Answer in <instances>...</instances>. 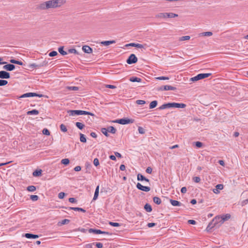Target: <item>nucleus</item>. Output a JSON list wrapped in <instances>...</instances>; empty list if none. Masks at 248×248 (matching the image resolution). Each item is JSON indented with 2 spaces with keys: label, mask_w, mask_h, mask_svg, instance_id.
Here are the masks:
<instances>
[{
  "label": "nucleus",
  "mask_w": 248,
  "mask_h": 248,
  "mask_svg": "<svg viewBox=\"0 0 248 248\" xmlns=\"http://www.w3.org/2000/svg\"><path fill=\"white\" fill-rule=\"evenodd\" d=\"M46 63H47L46 62H43L42 63H39L38 64H37L34 63L31 64L29 65V67L30 68H40L41 67L46 66Z\"/></svg>",
  "instance_id": "obj_10"
},
{
  "label": "nucleus",
  "mask_w": 248,
  "mask_h": 248,
  "mask_svg": "<svg viewBox=\"0 0 248 248\" xmlns=\"http://www.w3.org/2000/svg\"><path fill=\"white\" fill-rule=\"evenodd\" d=\"M10 78V75L9 73L6 72L5 71H0V78L1 79H8Z\"/></svg>",
  "instance_id": "obj_9"
},
{
  "label": "nucleus",
  "mask_w": 248,
  "mask_h": 248,
  "mask_svg": "<svg viewBox=\"0 0 248 248\" xmlns=\"http://www.w3.org/2000/svg\"><path fill=\"white\" fill-rule=\"evenodd\" d=\"M8 81L5 80L0 79V86H5L7 84Z\"/></svg>",
  "instance_id": "obj_42"
},
{
  "label": "nucleus",
  "mask_w": 248,
  "mask_h": 248,
  "mask_svg": "<svg viewBox=\"0 0 248 248\" xmlns=\"http://www.w3.org/2000/svg\"><path fill=\"white\" fill-rule=\"evenodd\" d=\"M69 222H70V220L69 219H64L62 220L60 223H61V225H64V224H68Z\"/></svg>",
  "instance_id": "obj_44"
},
{
  "label": "nucleus",
  "mask_w": 248,
  "mask_h": 248,
  "mask_svg": "<svg viewBox=\"0 0 248 248\" xmlns=\"http://www.w3.org/2000/svg\"><path fill=\"white\" fill-rule=\"evenodd\" d=\"M137 180L138 181H143L145 180V177L141 174L139 173L137 175Z\"/></svg>",
  "instance_id": "obj_35"
},
{
  "label": "nucleus",
  "mask_w": 248,
  "mask_h": 248,
  "mask_svg": "<svg viewBox=\"0 0 248 248\" xmlns=\"http://www.w3.org/2000/svg\"><path fill=\"white\" fill-rule=\"evenodd\" d=\"M109 224L113 227H118L120 226V224L117 222H109Z\"/></svg>",
  "instance_id": "obj_46"
},
{
  "label": "nucleus",
  "mask_w": 248,
  "mask_h": 248,
  "mask_svg": "<svg viewBox=\"0 0 248 248\" xmlns=\"http://www.w3.org/2000/svg\"><path fill=\"white\" fill-rule=\"evenodd\" d=\"M82 49L85 53L88 54L92 53L93 52L92 48L88 46H83Z\"/></svg>",
  "instance_id": "obj_13"
},
{
  "label": "nucleus",
  "mask_w": 248,
  "mask_h": 248,
  "mask_svg": "<svg viewBox=\"0 0 248 248\" xmlns=\"http://www.w3.org/2000/svg\"><path fill=\"white\" fill-rule=\"evenodd\" d=\"M69 209L70 210H73L76 211H81L83 213H85L86 212V210L80 207H69Z\"/></svg>",
  "instance_id": "obj_26"
},
{
  "label": "nucleus",
  "mask_w": 248,
  "mask_h": 248,
  "mask_svg": "<svg viewBox=\"0 0 248 248\" xmlns=\"http://www.w3.org/2000/svg\"><path fill=\"white\" fill-rule=\"evenodd\" d=\"M80 140L82 142H86V139L84 136V134L80 133Z\"/></svg>",
  "instance_id": "obj_33"
},
{
  "label": "nucleus",
  "mask_w": 248,
  "mask_h": 248,
  "mask_svg": "<svg viewBox=\"0 0 248 248\" xmlns=\"http://www.w3.org/2000/svg\"><path fill=\"white\" fill-rule=\"evenodd\" d=\"M186 107V105L185 104L172 102V108H185Z\"/></svg>",
  "instance_id": "obj_15"
},
{
  "label": "nucleus",
  "mask_w": 248,
  "mask_h": 248,
  "mask_svg": "<svg viewBox=\"0 0 248 248\" xmlns=\"http://www.w3.org/2000/svg\"><path fill=\"white\" fill-rule=\"evenodd\" d=\"M76 125L79 129H82L84 127V125L80 122L76 123Z\"/></svg>",
  "instance_id": "obj_37"
},
{
  "label": "nucleus",
  "mask_w": 248,
  "mask_h": 248,
  "mask_svg": "<svg viewBox=\"0 0 248 248\" xmlns=\"http://www.w3.org/2000/svg\"><path fill=\"white\" fill-rule=\"evenodd\" d=\"M30 198L33 201H36L38 200L39 198L37 195H31Z\"/></svg>",
  "instance_id": "obj_45"
},
{
  "label": "nucleus",
  "mask_w": 248,
  "mask_h": 248,
  "mask_svg": "<svg viewBox=\"0 0 248 248\" xmlns=\"http://www.w3.org/2000/svg\"><path fill=\"white\" fill-rule=\"evenodd\" d=\"M67 88L70 91H77L78 90V87L77 86H68Z\"/></svg>",
  "instance_id": "obj_41"
},
{
  "label": "nucleus",
  "mask_w": 248,
  "mask_h": 248,
  "mask_svg": "<svg viewBox=\"0 0 248 248\" xmlns=\"http://www.w3.org/2000/svg\"><path fill=\"white\" fill-rule=\"evenodd\" d=\"M81 167L79 166H77L75 167L74 169V170L76 171H79L81 170Z\"/></svg>",
  "instance_id": "obj_62"
},
{
  "label": "nucleus",
  "mask_w": 248,
  "mask_h": 248,
  "mask_svg": "<svg viewBox=\"0 0 248 248\" xmlns=\"http://www.w3.org/2000/svg\"><path fill=\"white\" fill-rule=\"evenodd\" d=\"M138 59L134 54H131L126 60V62L129 64H134L137 62Z\"/></svg>",
  "instance_id": "obj_6"
},
{
  "label": "nucleus",
  "mask_w": 248,
  "mask_h": 248,
  "mask_svg": "<svg viewBox=\"0 0 248 248\" xmlns=\"http://www.w3.org/2000/svg\"><path fill=\"white\" fill-rule=\"evenodd\" d=\"M62 4V0H50L40 4L39 8L41 10L55 8L60 7Z\"/></svg>",
  "instance_id": "obj_1"
},
{
  "label": "nucleus",
  "mask_w": 248,
  "mask_h": 248,
  "mask_svg": "<svg viewBox=\"0 0 248 248\" xmlns=\"http://www.w3.org/2000/svg\"><path fill=\"white\" fill-rule=\"evenodd\" d=\"M116 43L115 40L111 41H105L101 42V44L104 46H108L110 44H114Z\"/></svg>",
  "instance_id": "obj_23"
},
{
  "label": "nucleus",
  "mask_w": 248,
  "mask_h": 248,
  "mask_svg": "<svg viewBox=\"0 0 248 248\" xmlns=\"http://www.w3.org/2000/svg\"><path fill=\"white\" fill-rule=\"evenodd\" d=\"M136 186L138 189L143 191L148 192L151 189L150 187L147 186H143L140 183H137Z\"/></svg>",
  "instance_id": "obj_8"
},
{
  "label": "nucleus",
  "mask_w": 248,
  "mask_h": 248,
  "mask_svg": "<svg viewBox=\"0 0 248 248\" xmlns=\"http://www.w3.org/2000/svg\"><path fill=\"white\" fill-rule=\"evenodd\" d=\"M129 80L132 82H140L141 81V79L140 78H139L138 77H132L130 78Z\"/></svg>",
  "instance_id": "obj_21"
},
{
  "label": "nucleus",
  "mask_w": 248,
  "mask_h": 248,
  "mask_svg": "<svg viewBox=\"0 0 248 248\" xmlns=\"http://www.w3.org/2000/svg\"><path fill=\"white\" fill-rule=\"evenodd\" d=\"M153 201L155 203L158 205L160 204L161 203V199L158 197H154L153 198Z\"/></svg>",
  "instance_id": "obj_28"
},
{
  "label": "nucleus",
  "mask_w": 248,
  "mask_h": 248,
  "mask_svg": "<svg viewBox=\"0 0 248 248\" xmlns=\"http://www.w3.org/2000/svg\"><path fill=\"white\" fill-rule=\"evenodd\" d=\"M231 217V215L229 214H226L225 215L222 216L221 218V223H223L224 221L228 220Z\"/></svg>",
  "instance_id": "obj_20"
},
{
  "label": "nucleus",
  "mask_w": 248,
  "mask_h": 248,
  "mask_svg": "<svg viewBox=\"0 0 248 248\" xmlns=\"http://www.w3.org/2000/svg\"><path fill=\"white\" fill-rule=\"evenodd\" d=\"M170 202L173 206H180L182 204L180 202L172 199H170Z\"/></svg>",
  "instance_id": "obj_17"
},
{
  "label": "nucleus",
  "mask_w": 248,
  "mask_h": 248,
  "mask_svg": "<svg viewBox=\"0 0 248 248\" xmlns=\"http://www.w3.org/2000/svg\"><path fill=\"white\" fill-rule=\"evenodd\" d=\"M211 75V73L199 74L198 75L196 76L195 77L191 78L190 79V80L192 81H198L199 80L207 78V77H209Z\"/></svg>",
  "instance_id": "obj_4"
},
{
  "label": "nucleus",
  "mask_w": 248,
  "mask_h": 248,
  "mask_svg": "<svg viewBox=\"0 0 248 248\" xmlns=\"http://www.w3.org/2000/svg\"><path fill=\"white\" fill-rule=\"evenodd\" d=\"M61 163L67 165L69 163V160L68 158L62 159L61 160Z\"/></svg>",
  "instance_id": "obj_40"
},
{
  "label": "nucleus",
  "mask_w": 248,
  "mask_h": 248,
  "mask_svg": "<svg viewBox=\"0 0 248 248\" xmlns=\"http://www.w3.org/2000/svg\"><path fill=\"white\" fill-rule=\"evenodd\" d=\"M155 78L158 80H168L169 79V78L167 77H158Z\"/></svg>",
  "instance_id": "obj_50"
},
{
  "label": "nucleus",
  "mask_w": 248,
  "mask_h": 248,
  "mask_svg": "<svg viewBox=\"0 0 248 248\" xmlns=\"http://www.w3.org/2000/svg\"><path fill=\"white\" fill-rule=\"evenodd\" d=\"M42 170H36L32 173V175L34 177L40 176L42 174Z\"/></svg>",
  "instance_id": "obj_19"
},
{
  "label": "nucleus",
  "mask_w": 248,
  "mask_h": 248,
  "mask_svg": "<svg viewBox=\"0 0 248 248\" xmlns=\"http://www.w3.org/2000/svg\"><path fill=\"white\" fill-rule=\"evenodd\" d=\"M93 164L94 165V166H97L99 165V160L96 158L94 159L93 160Z\"/></svg>",
  "instance_id": "obj_58"
},
{
  "label": "nucleus",
  "mask_w": 248,
  "mask_h": 248,
  "mask_svg": "<svg viewBox=\"0 0 248 248\" xmlns=\"http://www.w3.org/2000/svg\"><path fill=\"white\" fill-rule=\"evenodd\" d=\"M94 243L86 244L84 248H93V245H94Z\"/></svg>",
  "instance_id": "obj_53"
},
{
  "label": "nucleus",
  "mask_w": 248,
  "mask_h": 248,
  "mask_svg": "<svg viewBox=\"0 0 248 248\" xmlns=\"http://www.w3.org/2000/svg\"><path fill=\"white\" fill-rule=\"evenodd\" d=\"M68 52H69V53H70L78 54V51L75 48L69 49L68 50Z\"/></svg>",
  "instance_id": "obj_49"
},
{
  "label": "nucleus",
  "mask_w": 248,
  "mask_h": 248,
  "mask_svg": "<svg viewBox=\"0 0 248 248\" xmlns=\"http://www.w3.org/2000/svg\"><path fill=\"white\" fill-rule=\"evenodd\" d=\"M28 115H37L39 114V111L36 109H33L30 111H28L27 112Z\"/></svg>",
  "instance_id": "obj_27"
},
{
  "label": "nucleus",
  "mask_w": 248,
  "mask_h": 248,
  "mask_svg": "<svg viewBox=\"0 0 248 248\" xmlns=\"http://www.w3.org/2000/svg\"><path fill=\"white\" fill-rule=\"evenodd\" d=\"M107 129H108V132L112 134H115L116 132V129L113 126H109Z\"/></svg>",
  "instance_id": "obj_29"
},
{
  "label": "nucleus",
  "mask_w": 248,
  "mask_h": 248,
  "mask_svg": "<svg viewBox=\"0 0 248 248\" xmlns=\"http://www.w3.org/2000/svg\"><path fill=\"white\" fill-rule=\"evenodd\" d=\"M157 105V102L156 100L152 101L149 105V108L150 109L154 108L156 107Z\"/></svg>",
  "instance_id": "obj_25"
},
{
  "label": "nucleus",
  "mask_w": 248,
  "mask_h": 248,
  "mask_svg": "<svg viewBox=\"0 0 248 248\" xmlns=\"http://www.w3.org/2000/svg\"><path fill=\"white\" fill-rule=\"evenodd\" d=\"M106 87L108 88H109V89H115L116 87L114 85H106Z\"/></svg>",
  "instance_id": "obj_63"
},
{
  "label": "nucleus",
  "mask_w": 248,
  "mask_h": 248,
  "mask_svg": "<svg viewBox=\"0 0 248 248\" xmlns=\"http://www.w3.org/2000/svg\"><path fill=\"white\" fill-rule=\"evenodd\" d=\"M24 236L29 239L33 238V239H36L38 238L39 237V236L37 234H33L31 233H26L24 234Z\"/></svg>",
  "instance_id": "obj_16"
},
{
  "label": "nucleus",
  "mask_w": 248,
  "mask_h": 248,
  "mask_svg": "<svg viewBox=\"0 0 248 248\" xmlns=\"http://www.w3.org/2000/svg\"><path fill=\"white\" fill-rule=\"evenodd\" d=\"M60 129L63 132H66L67 131L66 126L64 124H61L60 125Z\"/></svg>",
  "instance_id": "obj_38"
},
{
  "label": "nucleus",
  "mask_w": 248,
  "mask_h": 248,
  "mask_svg": "<svg viewBox=\"0 0 248 248\" xmlns=\"http://www.w3.org/2000/svg\"><path fill=\"white\" fill-rule=\"evenodd\" d=\"M97 229H89L88 230V232L89 233H96L97 232Z\"/></svg>",
  "instance_id": "obj_60"
},
{
  "label": "nucleus",
  "mask_w": 248,
  "mask_h": 248,
  "mask_svg": "<svg viewBox=\"0 0 248 248\" xmlns=\"http://www.w3.org/2000/svg\"><path fill=\"white\" fill-rule=\"evenodd\" d=\"M221 218L219 217H216L213 219V222H215V224L217 225V224L219 223V225H220L222 223H221Z\"/></svg>",
  "instance_id": "obj_18"
},
{
  "label": "nucleus",
  "mask_w": 248,
  "mask_h": 248,
  "mask_svg": "<svg viewBox=\"0 0 248 248\" xmlns=\"http://www.w3.org/2000/svg\"><path fill=\"white\" fill-rule=\"evenodd\" d=\"M195 144L196 146L198 148H201L202 146V143L200 141H197V142H195Z\"/></svg>",
  "instance_id": "obj_52"
},
{
  "label": "nucleus",
  "mask_w": 248,
  "mask_h": 248,
  "mask_svg": "<svg viewBox=\"0 0 248 248\" xmlns=\"http://www.w3.org/2000/svg\"><path fill=\"white\" fill-rule=\"evenodd\" d=\"M27 189L29 191L33 192L36 190V187L34 186H30L27 187Z\"/></svg>",
  "instance_id": "obj_34"
},
{
  "label": "nucleus",
  "mask_w": 248,
  "mask_h": 248,
  "mask_svg": "<svg viewBox=\"0 0 248 248\" xmlns=\"http://www.w3.org/2000/svg\"><path fill=\"white\" fill-rule=\"evenodd\" d=\"M10 62L11 63H15V64H19L20 65H22L23 64V62L21 61H16V60H14V59L10 60Z\"/></svg>",
  "instance_id": "obj_30"
},
{
  "label": "nucleus",
  "mask_w": 248,
  "mask_h": 248,
  "mask_svg": "<svg viewBox=\"0 0 248 248\" xmlns=\"http://www.w3.org/2000/svg\"><path fill=\"white\" fill-rule=\"evenodd\" d=\"M42 132H43V134H44V135H50V132L47 129H46V128L44 129L43 130Z\"/></svg>",
  "instance_id": "obj_48"
},
{
  "label": "nucleus",
  "mask_w": 248,
  "mask_h": 248,
  "mask_svg": "<svg viewBox=\"0 0 248 248\" xmlns=\"http://www.w3.org/2000/svg\"><path fill=\"white\" fill-rule=\"evenodd\" d=\"M190 38L189 36H184L179 38V41H183L185 40H188Z\"/></svg>",
  "instance_id": "obj_39"
},
{
  "label": "nucleus",
  "mask_w": 248,
  "mask_h": 248,
  "mask_svg": "<svg viewBox=\"0 0 248 248\" xmlns=\"http://www.w3.org/2000/svg\"><path fill=\"white\" fill-rule=\"evenodd\" d=\"M146 45H142L140 44H136V47L139 48H144L145 46H146Z\"/></svg>",
  "instance_id": "obj_56"
},
{
  "label": "nucleus",
  "mask_w": 248,
  "mask_h": 248,
  "mask_svg": "<svg viewBox=\"0 0 248 248\" xmlns=\"http://www.w3.org/2000/svg\"><path fill=\"white\" fill-rule=\"evenodd\" d=\"M57 54H58V53L57 51H52L50 52L48 55L50 57H54V56H56Z\"/></svg>",
  "instance_id": "obj_47"
},
{
  "label": "nucleus",
  "mask_w": 248,
  "mask_h": 248,
  "mask_svg": "<svg viewBox=\"0 0 248 248\" xmlns=\"http://www.w3.org/2000/svg\"><path fill=\"white\" fill-rule=\"evenodd\" d=\"M176 88L175 87H173L170 85H165L161 86L157 89V91H168V90H176Z\"/></svg>",
  "instance_id": "obj_7"
},
{
  "label": "nucleus",
  "mask_w": 248,
  "mask_h": 248,
  "mask_svg": "<svg viewBox=\"0 0 248 248\" xmlns=\"http://www.w3.org/2000/svg\"><path fill=\"white\" fill-rule=\"evenodd\" d=\"M146 172L147 173L151 174L152 172V169L150 167H148L146 169Z\"/></svg>",
  "instance_id": "obj_59"
},
{
  "label": "nucleus",
  "mask_w": 248,
  "mask_h": 248,
  "mask_svg": "<svg viewBox=\"0 0 248 248\" xmlns=\"http://www.w3.org/2000/svg\"><path fill=\"white\" fill-rule=\"evenodd\" d=\"M136 103L139 105H143L145 104V101L142 100H137Z\"/></svg>",
  "instance_id": "obj_55"
},
{
  "label": "nucleus",
  "mask_w": 248,
  "mask_h": 248,
  "mask_svg": "<svg viewBox=\"0 0 248 248\" xmlns=\"http://www.w3.org/2000/svg\"><path fill=\"white\" fill-rule=\"evenodd\" d=\"M213 35V32L211 31H206L200 33L199 34V36H211Z\"/></svg>",
  "instance_id": "obj_22"
},
{
  "label": "nucleus",
  "mask_w": 248,
  "mask_h": 248,
  "mask_svg": "<svg viewBox=\"0 0 248 248\" xmlns=\"http://www.w3.org/2000/svg\"><path fill=\"white\" fill-rule=\"evenodd\" d=\"M138 131H139V133H140L141 134H143L145 133V130H144V128L140 126H139L138 127Z\"/></svg>",
  "instance_id": "obj_43"
},
{
  "label": "nucleus",
  "mask_w": 248,
  "mask_h": 248,
  "mask_svg": "<svg viewBox=\"0 0 248 248\" xmlns=\"http://www.w3.org/2000/svg\"><path fill=\"white\" fill-rule=\"evenodd\" d=\"M43 96V94H38L35 93H24L22 95H21L20 96H19V98H25V97H34V96H38L39 97H42Z\"/></svg>",
  "instance_id": "obj_5"
},
{
  "label": "nucleus",
  "mask_w": 248,
  "mask_h": 248,
  "mask_svg": "<svg viewBox=\"0 0 248 248\" xmlns=\"http://www.w3.org/2000/svg\"><path fill=\"white\" fill-rule=\"evenodd\" d=\"M3 68L7 71H11L15 68V66L12 64H8L3 66Z\"/></svg>",
  "instance_id": "obj_14"
},
{
  "label": "nucleus",
  "mask_w": 248,
  "mask_h": 248,
  "mask_svg": "<svg viewBox=\"0 0 248 248\" xmlns=\"http://www.w3.org/2000/svg\"><path fill=\"white\" fill-rule=\"evenodd\" d=\"M95 246L97 248H103V244L101 243H95Z\"/></svg>",
  "instance_id": "obj_61"
},
{
  "label": "nucleus",
  "mask_w": 248,
  "mask_h": 248,
  "mask_svg": "<svg viewBox=\"0 0 248 248\" xmlns=\"http://www.w3.org/2000/svg\"><path fill=\"white\" fill-rule=\"evenodd\" d=\"M67 113L70 116L79 115H90L91 116H94V114L90 112L80 110H69L67 111Z\"/></svg>",
  "instance_id": "obj_2"
},
{
  "label": "nucleus",
  "mask_w": 248,
  "mask_h": 248,
  "mask_svg": "<svg viewBox=\"0 0 248 248\" xmlns=\"http://www.w3.org/2000/svg\"><path fill=\"white\" fill-rule=\"evenodd\" d=\"M155 17L159 19H165L168 18L167 13H160L155 16Z\"/></svg>",
  "instance_id": "obj_12"
},
{
  "label": "nucleus",
  "mask_w": 248,
  "mask_h": 248,
  "mask_svg": "<svg viewBox=\"0 0 248 248\" xmlns=\"http://www.w3.org/2000/svg\"><path fill=\"white\" fill-rule=\"evenodd\" d=\"M223 185L222 184H218L216 186V188H217L218 190H222L223 188Z\"/></svg>",
  "instance_id": "obj_54"
},
{
  "label": "nucleus",
  "mask_w": 248,
  "mask_h": 248,
  "mask_svg": "<svg viewBox=\"0 0 248 248\" xmlns=\"http://www.w3.org/2000/svg\"><path fill=\"white\" fill-rule=\"evenodd\" d=\"M134 120L132 119H129L127 118L117 119L114 121V123H118L121 124H132L134 123Z\"/></svg>",
  "instance_id": "obj_3"
},
{
  "label": "nucleus",
  "mask_w": 248,
  "mask_h": 248,
  "mask_svg": "<svg viewBox=\"0 0 248 248\" xmlns=\"http://www.w3.org/2000/svg\"><path fill=\"white\" fill-rule=\"evenodd\" d=\"M58 51L62 55H65L67 53L63 50V46H61L58 48Z\"/></svg>",
  "instance_id": "obj_31"
},
{
  "label": "nucleus",
  "mask_w": 248,
  "mask_h": 248,
  "mask_svg": "<svg viewBox=\"0 0 248 248\" xmlns=\"http://www.w3.org/2000/svg\"><path fill=\"white\" fill-rule=\"evenodd\" d=\"M187 191V189L186 187H183L181 189V192L182 193H186Z\"/></svg>",
  "instance_id": "obj_64"
},
{
  "label": "nucleus",
  "mask_w": 248,
  "mask_h": 248,
  "mask_svg": "<svg viewBox=\"0 0 248 248\" xmlns=\"http://www.w3.org/2000/svg\"><path fill=\"white\" fill-rule=\"evenodd\" d=\"M101 132L103 133L106 137H108L109 134H108V129L106 128H102L101 129Z\"/></svg>",
  "instance_id": "obj_36"
},
{
  "label": "nucleus",
  "mask_w": 248,
  "mask_h": 248,
  "mask_svg": "<svg viewBox=\"0 0 248 248\" xmlns=\"http://www.w3.org/2000/svg\"><path fill=\"white\" fill-rule=\"evenodd\" d=\"M193 180L195 183H199L201 181V178L199 177L196 176L193 178Z\"/></svg>",
  "instance_id": "obj_51"
},
{
  "label": "nucleus",
  "mask_w": 248,
  "mask_h": 248,
  "mask_svg": "<svg viewBox=\"0 0 248 248\" xmlns=\"http://www.w3.org/2000/svg\"><path fill=\"white\" fill-rule=\"evenodd\" d=\"M172 108V103H168L167 104H164L159 107L158 109L162 110L166 108Z\"/></svg>",
  "instance_id": "obj_11"
},
{
  "label": "nucleus",
  "mask_w": 248,
  "mask_h": 248,
  "mask_svg": "<svg viewBox=\"0 0 248 248\" xmlns=\"http://www.w3.org/2000/svg\"><path fill=\"white\" fill-rule=\"evenodd\" d=\"M144 209L148 212H151L152 211V208L150 204L146 203L144 205Z\"/></svg>",
  "instance_id": "obj_24"
},
{
  "label": "nucleus",
  "mask_w": 248,
  "mask_h": 248,
  "mask_svg": "<svg viewBox=\"0 0 248 248\" xmlns=\"http://www.w3.org/2000/svg\"><path fill=\"white\" fill-rule=\"evenodd\" d=\"M65 196V193L64 192H61L59 193L58 197L59 199H63Z\"/></svg>",
  "instance_id": "obj_57"
},
{
  "label": "nucleus",
  "mask_w": 248,
  "mask_h": 248,
  "mask_svg": "<svg viewBox=\"0 0 248 248\" xmlns=\"http://www.w3.org/2000/svg\"><path fill=\"white\" fill-rule=\"evenodd\" d=\"M178 15L176 14H174L172 13H167V16L168 18H173L175 17H177Z\"/></svg>",
  "instance_id": "obj_32"
}]
</instances>
